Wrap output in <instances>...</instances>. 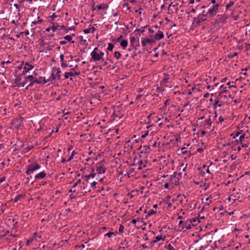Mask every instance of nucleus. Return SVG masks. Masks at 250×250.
Segmentation results:
<instances>
[{
	"label": "nucleus",
	"instance_id": "obj_62",
	"mask_svg": "<svg viewBox=\"0 0 250 250\" xmlns=\"http://www.w3.org/2000/svg\"><path fill=\"white\" fill-rule=\"evenodd\" d=\"M168 186H169V185H168V184L167 183H165V185H164V188H168Z\"/></svg>",
	"mask_w": 250,
	"mask_h": 250
},
{
	"label": "nucleus",
	"instance_id": "obj_48",
	"mask_svg": "<svg viewBox=\"0 0 250 250\" xmlns=\"http://www.w3.org/2000/svg\"><path fill=\"white\" fill-rule=\"evenodd\" d=\"M156 242H157L155 240H154L153 241H151L150 242V246L149 247V248H151L153 246L154 244L156 243Z\"/></svg>",
	"mask_w": 250,
	"mask_h": 250
},
{
	"label": "nucleus",
	"instance_id": "obj_5",
	"mask_svg": "<svg viewBox=\"0 0 250 250\" xmlns=\"http://www.w3.org/2000/svg\"><path fill=\"white\" fill-rule=\"evenodd\" d=\"M23 120V118L21 117L19 118L14 119L12 121V124L14 127L16 128H19L21 126V122Z\"/></svg>",
	"mask_w": 250,
	"mask_h": 250
},
{
	"label": "nucleus",
	"instance_id": "obj_46",
	"mask_svg": "<svg viewBox=\"0 0 250 250\" xmlns=\"http://www.w3.org/2000/svg\"><path fill=\"white\" fill-rule=\"evenodd\" d=\"M245 134H244L243 135H242L240 137H239V141L240 142H242L243 141V140L245 138Z\"/></svg>",
	"mask_w": 250,
	"mask_h": 250
},
{
	"label": "nucleus",
	"instance_id": "obj_47",
	"mask_svg": "<svg viewBox=\"0 0 250 250\" xmlns=\"http://www.w3.org/2000/svg\"><path fill=\"white\" fill-rule=\"evenodd\" d=\"M49 17H51L52 20H54L55 18H57V16L54 13L51 16H49Z\"/></svg>",
	"mask_w": 250,
	"mask_h": 250
},
{
	"label": "nucleus",
	"instance_id": "obj_10",
	"mask_svg": "<svg viewBox=\"0 0 250 250\" xmlns=\"http://www.w3.org/2000/svg\"><path fill=\"white\" fill-rule=\"evenodd\" d=\"M130 44L131 45L134 47L136 48V47L139 45V41L136 40L135 37H132L130 38Z\"/></svg>",
	"mask_w": 250,
	"mask_h": 250
},
{
	"label": "nucleus",
	"instance_id": "obj_38",
	"mask_svg": "<svg viewBox=\"0 0 250 250\" xmlns=\"http://www.w3.org/2000/svg\"><path fill=\"white\" fill-rule=\"evenodd\" d=\"M34 239V236L32 237H30L28 240H27L26 241V244L28 245L30 243H31V242H32L33 241Z\"/></svg>",
	"mask_w": 250,
	"mask_h": 250
},
{
	"label": "nucleus",
	"instance_id": "obj_16",
	"mask_svg": "<svg viewBox=\"0 0 250 250\" xmlns=\"http://www.w3.org/2000/svg\"><path fill=\"white\" fill-rule=\"evenodd\" d=\"M128 44V42L127 40H123L120 43L121 46L124 48L125 49Z\"/></svg>",
	"mask_w": 250,
	"mask_h": 250
},
{
	"label": "nucleus",
	"instance_id": "obj_2",
	"mask_svg": "<svg viewBox=\"0 0 250 250\" xmlns=\"http://www.w3.org/2000/svg\"><path fill=\"white\" fill-rule=\"evenodd\" d=\"M40 168V166L37 163H32L29 166H27V169L26 171L27 175H30L33 173L35 170L38 169Z\"/></svg>",
	"mask_w": 250,
	"mask_h": 250
},
{
	"label": "nucleus",
	"instance_id": "obj_20",
	"mask_svg": "<svg viewBox=\"0 0 250 250\" xmlns=\"http://www.w3.org/2000/svg\"><path fill=\"white\" fill-rule=\"evenodd\" d=\"M97 8L99 10H101L102 9H106L108 8V5L105 4H102L97 6Z\"/></svg>",
	"mask_w": 250,
	"mask_h": 250
},
{
	"label": "nucleus",
	"instance_id": "obj_60",
	"mask_svg": "<svg viewBox=\"0 0 250 250\" xmlns=\"http://www.w3.org/2000/svg\"><path fill=\"white\" fill-rule=\"evenodd\" d=\"M144 239L145 240H146H146H148V238L147 236V235H146V234H145V235H144Z\"/></svg>",
	"mask_w": 250,
	"mask_h": 250
},
{
	"label": "nucleus",
	"instance_id": "obj_14",
	"mask_svg": "<svg viewBox=\"0 0 250 250\" xmlns=\"http://www.w3.org/2000/svg\"><path fill=\"white\" fill-rule=\"evenodd\" d=\"M46 176V173L44 172H41L35 176L36 179H42Z\"/></svg>",
	"mask_w": 250,
	"mask_h": 250
},
{
	"label": "nucleus",
	"instance_id": "obj_55",
	"mask_svg": "<svg viewBox=\"0 0 250 250\" xmlns=\"http://www.w3.org/2000/svg\"><path fill=\"white\" fill-rule=\"evenodd\" d=\"M144 147L146 148V151H145V153H148L149 152L148 151H147V149H150V147H149V146H145Z\"/></svg>",
	"mask_w": 250,
	"mask_h": 250
},
{
	"label": "nucleus",
	"instance_id": "obj_61",
	"mask_svg": "<svg viewBox=\"0 0 250 250\" xmlns=\"http://www.w3.org/2000/svg\"><path fill=\"white\" fill-rule=\"evenodd\" d=\"M38 236V237L41 238L42 237V235H39V234H37L36 232L34 233V236Z\"/></svg>",
	"mask_w": 250,
	"mask_h": 250
},
{
	"label": "nucleus",
	"instance_id": "obj_51",
	"mask_svg": "<svg viewBox=\"0 0 250 250\" xmlns=\"http://www.w3.org/2000/svg\"><path fill=\"white\" fill-rule=\"evenodd\" d=\"M157 123H159V125L160 126H161V125H162V124H163V123L161 122V119H159L157 120Z\"/></svg>",
	"mask_w": 250,
	"mask_h": 250
},
{
	"label": "nucleus",
	"instance_id": "obj_35",
	"mask_svg": "<svg viewBox=\"0 0 250 250\" xmlns=\"http://www.w3.org/2000/svg\"><path fill=\"white\" fill-rule=\"evenodd\" d=\"M184 226L188 229H190L191 228V224L188 223L187 225H186V222L184 223Z\"/></svg>",
	"mask_w": 250,
	"mask_h": 250
},
{
	"label": "nucleus",
	"instance_id": "obj_8",
	"mask_svg": "<svg viewBox=\"0 0 250 250\" xmlns=\"http://www.w3.org/2000/svg\"><path fill=\"white\" fill-rule=\"evenodd\" d=\"M91 56L92 57L91 60H93L94 61H98L102 59L99 56V53H98L96 51H92L91 53ZM92 60H91V61Z\"/></svg>",
	"mask_w": 250,
	"mask_h": 250
},
{
	"label": "nucleus",
	"instance_id": "obj_53",
	"mask_svg": "<svg viewBox=\"0 0 250 250\" xmlns=\"http://www.w3.org/2000/svg\"><path fill=\"white\" fill-rule=\"evenodd\" d=\"M62 66L63 67L68 66V65L65 63L63 62H62Z\"/></svg>",
	"mask_w": 250,
	"mask_h": 250
},
{
	"label": "nucleus",
	"instance_id": "obj_26",
	"mask_svg": "<svg viewBox=\"0 0 250 250\" xmlns=\"http://www.w3.org/2000/svg\"><path fill=\"white\" fill-rule=\"evenodd\" d=\"M121 54L119 52L116 51L114 52V57L117 59H118L121 57Z\"/></svg>",
	"mask_w": 250,
	"mask_h": 250
},
{
	"label": "nucleus",
	"instance_id": "obj_45",
	"mask_svg": "<svg viewBox=\"0 0 250 250\" xmlns=\"http://www.w3.org/2000/svg\"><path fill=\"white\" fill-rule=\"evenodd\" d=\"M181 150L183 154H186L187 152V150L185 147H182Z\"/></svg>",
	"mask_w": 250,
	"mask_h": 250
},
{
	"label": "nucleus",
	"instance_id": "obj_44",
	"mask_svg": "<svg viewBox=\"0 0 250 250\" xmlns=\"http://www.w3.org/2000/svg\"><path fill=\"white\" fill-rule=\"evenodd\" d=\"M148 130H147L146 131V133L144 134V135H142L141 136V137L142 138H145L146 137V136L148 135Z\"/></svg>",
	"mask_w": 250,
	"mask_h": 250
},
{
	"label": "nucleus",
	"instance_id": "obj_31",
	"mask_svg": "<svg viewBox=\"0 0 250 250\" xmlns=\"http://www.w3.org/2000/svg\"><path fill=\"white\" fill-rule=\"evenodd\" d=\"M164 75H165L166 77H165V78H164L163 79V82H164V83H167V82H168V74H166V73H164Z\"/></svg>",
	"mask_w": 250,
	"mask_h": 250
},
{
	"label": "nucleus",
	"instance_id": "obj_29",
	"mask_svg": "<svg viewBox=\"0 0 250 250\" xmlns=\"http://www.w3.org/2000/svg\"><path fill=\"white\" fill-rule=\"evenodd\" d=\"M156 213V211L154 210L153 209H151L149 211H148L147 215L151 216L152 214H155Z\"/></svg>",
	"mask_w": 250,
	"mask_h": 250
},
{
	"label": "nucleus",
	"instance_id": "obj_12",
	"mask_svg": "<svg viewBox=\"0 0 250 250\" xmlns=\"http://www.w3.org/2000/svg\"><path fill=\"white\" fill-rule=\"evenodd\" d=\"M164 37L163 32L162 31H161L159 30L157 32V33L155 34L154 35V38L156 40H159L162 38H163Z\"/></svg>",
	"mask_w": 250,
	"mask_h": 250
},
{
	"label": "nucleus",
	"instance_id": "obj_28",
	"mask_svg": "<svg viewBox=\"0 0 250 250\" xmlns=\"http://www.w3.org/2000/svg\"><path fill=\"white\" fill-rule=\"evenodd\" d=\"M218 7H219V4H216V5H213L212 8V9L214 11V12L215 13H216L217 11L218 10Z\"/></svg>",
	"mask_w": 250,
	"mask_h": 250
},
{
	"label": "nucleus",
	"instance_id": "obj_30",
	"mask_svg": "<svg viewBox=\"0 0 250 250\" xmlns=\"http://www.w3.org/2000/svg\"><path fill=\"white\" fill-rule=\"evenodd\" d=\"M124 226L123 225H120L119 229V232L121 233H123L124 231Z\"/></svg>",
	"mask_w": 250,
	"mask_h": 250
},
{
	"label": "nucleus",
	"instance_id": "obj_23",
	"mask_svg": "<svg viewBox=\"0 0 250 250\" xmlns=\"http://www.w3.org/2000/svg\"><path fill=\"white\" fill-rule=\"evenodd\" d=\"M176 174H177L176 172H175L174 173V176L173 177V180H174V179H176V180H175V185H177V184H178V182H179V178L176 177Z\"/></svg>",
	"mask_w": 250,
	"mask_h": 250
},
{
	"label": "nucleus",
	"instance_id": "obj_49",
	"mask_svg": "<svg viewBox=\"0 0 250 250\" xmlns=\"http://www.w3.org/2000/svg\"><path fill=\"white\" fill-rule=\"evenodd\" d=\"M97 184V182H93V183H92L91 184V187L92 188H94V187H95V186L96 185V184Z\"/></svg>",
	"mask_w": 250,
	"mask_h": 250
},
{
	"label": "nucleus",
	"instance_id": "obj_41",
	"mask_svg": "<svg viewBox=\"0 0 250 250\" xmlns=\"http://www.w3.org/2000/svg\"><path fill=\"white\" fill-rule=\"evenodd\" d=\"M237 55V53H234L233 55L232 54H229L228 55L229 58H233L234 56H236Z\"/></svg>",
	"mask_w": 250,
	"mask_h": 250
},
{
	"label": "nucleus",
	"instance_id": "obj_9",
	"mask_svg": "<svg viewBox=\"0 0 250 250\" xmlns=\"http://www.w3.org/2000/svg\"><path fill=\"white\" fill-rule=\"evenodd\" d=\"M47 83V81L46 80V79L44 77V78H40L39 79H36L33 80V82H31L30 83H29V84H28V86L32 85L34 83Z\"/></svg>",
	"mask_w": 250,
	"mask_h": 250
},
{
	"label": "nucleus",
	"instance_id": "obj_40",
	"mask_svg": "<svg viewBox=\"0 0 250 250\" xmlns=\"http://www.w3.org/2000/svg\"><path fill=\"white\" fill-rule=\"evenodd\" d=\"M114 234V233L113 232H109L106 233V234H105V236H107L108 237H111L112 236V235H113Z\"/></svg>",
	"mask_w": 250,
	"mask_h": 250
},
{
	"label": "nucleus",
	"instance_id": "obj_19",
	"mask_svg": "<svg viewBox=\"0 0 250 250\" xmlns=\"http://www.w3.org/2000/svg\"><path fill=\"white\" fill-rule=\"evenodd\" d=\"M24 194H19V195L17 196L14 199V202H17V201L20 200L21 199H22L24 196Z\"/></svg>",
	"mask_w": 250,
	"mask_h": 250
},
{
	"label": "nucleus",
	"instance_id": "obj_22",
	"mask_svg": "<svg viewBox=\"0 0 250 250\" xmlns=\"http://www.w3.org/2000/svg\"><path fill=\"white\" fill-rule=\"evenodd\" d=\"M206 14H207V15H208V14H209L210 16H213V15H215L216 14V13L214 12L212 8L209 9Z\"/></svg>",
	"mask_w": 250,
	"mask_h": 250
},
{
	"label": "nucleus",
	"instance_id": "obj_50",
	"mask_svg": "<svg viewBox=\"0 0 250 250\" xmlns=\"http://www.w3.org/2000/svg\"><path fill=\"white\" fill-rule=\"evenodd\" d=\"M198 218L197 219H198V222H200V220H199V219H204L205 218V217L204 216H200V214H198Z\"/></svg>",
	"mask_w": 250,
	"mask_h": 250
},
{
	"label": "nucleus",
	"instance_id": "obj_18",
	"mask_svg": "<svg viewBox=\"0 0 250 250\" xmlns=\"http://www.w3.org/2000/svg\"><path fill=\"white\" fill-rule=\"evenodd\" d=\"M25 83H28V81H29L30 82V83L31 82H33L34 80V77L32 75H28L27 77H26L25 78Z\"/></svg>",
	"mask_w": 250,
	"mask_h": 250
},
{
	"label": "nucleus",
	"instance_id": "obj_1",
	"mask_svg": "<svg viewBox=\"0 0 250 250\" xmlns=\"http://www.w3.org/2000/svg\"><path fill=\"white\" fill-rule=\"evenodd\" d=\"M206 17L207 14H205V11H204L201 15H199L197 18L194 19L193 23L195 25L199 26L201 22L206 21Z\"/></svg>",
	"mask_w": 250,
	"mask_h": 250
},
{
	"label": "nucleus",
	"instance_id": "obj_54",
	"mask_svg": "<svg viewBox=\"0 0 250 250\" xmlns=\"http://www.w3.org/2000/svg\"><path fill=\"white\" fill-rule=\"evenodd\" d=\"M60 59L61 60L62 62H63L64 61V55L62 54H61L60 56Z\"/></svg>",
	"mask_w": 250,
	"mask_h": 250
},
{
	"label": "nucleus",
	"instance_id": "obj_11",
	"mask_svg": "<svg viewBox=\"0 0 250 250\" xmlns=\"http://www.w3.org/2000/svg\"><path fill=\"white\" fill-rule=\"evenodd\" d=\"M81 74L80 71H75L74 72H66L64 74V78L65 79H68L69 76H78Z\"/></svg>",
	"mask_w": 250,
	"mask_h": 250
},
{
	"label": "nucleus",
	"instance_id": "obj_56",
	"mask_svg": "<svg viewBox=\"0 0 250 250\" xmlns=\"http://www.w3.org/2000/svg\"><path fill=\"white\" fill-rule=\"evenodd\" d=\"M203 148L202 147L198 148L197 149V151L199 152H202L203 151Z\"/></svg>",
	"mask_w": 250,
	"mask_h": 250
},
{
	"label": "nucleus",
	"instance_id": "obj_7",
	"mask_svg": "<svg viewBox=\"0 0 250 250\" xmlns=\"http://www.w3.org/2000/svg\"><path fill=\"white\" fill-rule=\"evenodd\" d=\"M46 44V42L44 41V39H42V38H41L40 42L38 45V47L40 49H42L40 52H46L45 51V45Z\"/></svg>",
	"mask_w": 250,
	"mask_h": 250
},
{
	"label": "nucleus",
	"instance_id": "obj_13",
	"mask_svg": "<svg viewBox=\"0 0 250 250\" xmlns=\"http://www.w3.org/2000/svg\"><path fill=\"white\" fill-rule=\"evenodd\" d=\"M95 175H96V173H91V174H90L89 175H88L82 176V178H84L85 179L86 182L87 183H88V182H89L88 180H89V178H94Z\"/></svg>",
	"mask_w": 250,
	"mask_h": 250
},
{
	"label": "nucleus",
	"instance_id": "obj_4",
	"mask_svg": "<svg viewBox=\"0 0 250 250\" xmlns=\"http://www.w3.org/2000/svg\"><path fill=\"white\" fill-rule=\"evenodd\" d=\"M104 160H103L102 161H101L99 162L97 165V171H98V173L102 174V173H104L105 172V171L106 170V168L105 167H104L102 166L104 162Z\"/></svg>",
	"mask_w": 250,
	"mask_h": 250
},
{
	"label": "nucleus",
	"instance_id": "obj_52",
	"mask_svg": "<svg viewBox=\"0 0 250 250\" xmlns=\"http://www.w3.org/2000/svg\"><path fill=\"white\" fill-rule=\"evenodd\" d=\"M5 177H2L1 178H0V184L1 183H2V182H3L4 181H5Z\"/></svg>",
	"mask_w": 250,
	"mask_h": 250
},
{
	"label": "nucleus",
	"instance_id": "obj_64",
	"mask_svg": "<svg viewBox=\"0 0 250 250\" xmlns=\"http://www.w3.org/2000/svg\"><path fill=\"white\" fill-rule=\"evenodd\" d=\"M219 120L220 122H222L224 120V118L222 116H220L219 118Z\"/></svg>",
	"mask_w": 250,
	"mask_h": 250
},
{
	"label": "nucleus",
	"instance_id": "obj_15",
	"mask_svg": "<svg viewBox=\"0 0 250 250\" xmlns=\"http://www.w3.org/2000/svg\"><path fill=\"white\" fill-rule=\"evenodd\" d=\"M54 72H55L56 77L57 78V79L58 80H60L61 79V75L60 74L61 71L60 69L55 68L54 69Z\"/></svg>",
	"mask_w": 250,
	"mask_h": 250
},
{
	"label": "nucleus",
	"instance_id": "obj_6",
	"mask_svg": "<svg viewBox=\"0 0 250 250\" xmlns=\"http://www.w3.org/2000/svg\"><path fill=\"white\" fill-rule=\"evenodd\" d=\"M155 41L153 39L146 38L142 41V44L143 47L146 46L148 44H152L155 43Z\"/></svg>",
	"mask_w": 250,
	"mask_h": 250
},
{
	"label": "nucleus",
	"instance_id": "obj_3",
	"mask_svg": "<svg viewBox=\"0 0 250 250\" xmlns=\"http://www.w3.org/2000/svg\"><path fill=\"white\" fill-rule=\"evenodd\" d=\"M33 68V66L28 63L27 62H26L25 64H21L20 67V68H23V71L22 72V75H24L25 73L31 70Z\"/></svg>",
	"mask_w": 250,
	"mask_h": 250
},
{
	"label": "nucleus",
	"instance_id": "obj_58",
	"mask_svg": "<svg viewBox=\"0 0 250 250\" xmlns=\"http://www.w3.org/2000/svg\"><path fill=\"white\" fill-rule=\"evenodd\" d=\"M230 82H228V83H227V85H229V88L232 87H236V86H234V85H230Z\"/></svg>",
	"mask_w": 250,
	"mask_h": 250
},
{
	"label": "nucleus",
	"instance_id": "obj_42",
	"mask_svg": "<svg viewBox=\"0 0 250 250\" xmlns=\"http://www.w3.org/2000/svg\"><path fill=\"white\" fill-rule=\"evenodd\" d=\"M91 29L90 28H87L83 30V32L85 34H88L90 32Z\"/></svg>",
	"mask_w": 250,
	"mask_h": 250
},
{
	"label": "nucleus",
	"instance_id": "obj_34",
	"mask_svg": "<svg viewBox=\"0 0 250 250\" xmlns=\"http://www.w3.org/2000/svg\"><path fill=\"white\" fill-rule=\"evenodd\" d=\"M206 124L208 125V126H210L211 125V124H212V122L211 121V119L210 118L208 119H207L206 120Z\"/></svg>",
	"mask_w": 250,
	"mask_h": 250
},
{
	"label": "nucleus",
	"instance_id": "obj_27",
	"mask_svg": "<svg viewBox=\"0 0 250 250\" xmlns=\"http://www.w3.org/2000/svg\"><path fill=\"white\" fill-rule=\"evenodd\" d=\"M219 100H216L215 103L213 104V106H214V108H216V105H218V106L219 107H221V104H219Z\"/></svg>",
	"mask_w": 250,
	"mask_h": 250
},
{
	"label": "nucleus",
	"instance_id": "obj_63",
	"mask_svg": "<svg viewBox=\"0 0 250 250\" xmlns=\"http://www.w3.org/2000/svg\"><path fill=\"white\" fill-rule=\"evenodd\" d=\"M51 28H52L53 31H54L57 28V27L54 26V25L51 27Z\"/></svg>",
	"mask_w": 250,
	"mask_h": 250
},
{
	"label": "nucleus",
	"instance_id": "obj_57",
	"mask_svg": "<svg viewBox=\"0 0 250 250\" xmlns=\"http://www.w3.org/2000/svg\"><path fill=\"white\" fill-rule=\"evenodd\" d=\"M99 55L100 56L101 58L102 59V57L104 55V53L103 52H100V53H99Z\"/></svg>",
	"mask_w": 250,
	"mask_h": 250
},
{
	"label": "nucleus",
	"instance_id": "obj_39",
	"mask_svg": "<svg viewBox=\"0 0 250 250\" xmlns=\"http://www.w3.org/2000/svg\"><path fill=\"white\" fill-rule=\"evenodd\" d=\"M21 79L19 77H17L16 79H15V82H14V83H15V84H18V83H20V81H21Z\"/></svg>",
	"mask_w": 250,
	"mask_h": 250
},
{
	"label": "nucleus",
	"instance_id": "obj_33",
	"mask_svg": "<svg viewBox=\"0 0 250 250\" xmlns=\"http://www.w3.org/2000/svg\"><path fill=\"white\" fill-rule=\"evenodd\" d=\"M233 4H234V2L233 1H230L229 3L228 4H227L226 5V9H229V7H230Z\"/></svg>",
	"mask_w": 250,
	"mask_h": 250
},
{
	"label": "nucleus",
	"instance_id": "obj_36",
	"mask_svg": "<svg viewBox=\"0 0 250 250\" xmlns=\"http://www.w3.org/2000/svg\"><path fill=\"white\" fill-rule=\"evenodd\" d=\"M64 39H65L66 40H67L68 41L70 42L72 40V37L70 35H67V36H65L64 37Z\"/></svg>",
	"mask_w": 250,
	"mask_h": 250
},
{
	"label": "nucleus",
	"instance_id": "obj_43",
	"mask_svg": "<svg viewBox=\"0 0 250 250\" xmlns=\"http://www.w3.org/2000/svg\"><path fill=\"white\" fill-rule=\"evenodd\" d=\"M168 250H175L173 247L169 244L167 247Z\"/></svg>",
	"mask_w": 250,
	"mask_h": 250
},
{
	"label": "nucleus",
	"instance_id": "obj_25",
	"mask_svg": "<svg viewBox=\"0 0 250 250\" xmlns=\"http://www.w3.org/2000/svg\"><path fill=\"white\" fill-rule=\"evenodd\" d=\"M114 48V44L111 43H108L107 50L109 51H112Z\"/></svg>",
	"mask_w": 250,
	"mask_h": 250
},
{
	"label": "nucleus",
	"instance_id": "obj_32",
	"mask_svg": "<svg viewBox=\"0 0 250 250\" xmlns=\"http://www.w3.org/2000/svg\"><path fill=\"white\" fill-rule=\"evenodd\" d=\"M187 165L188 164L185 165L184 163H182L180 165V167L183 169V171H185Z\"/></svg>",
	"mask_w": 250,
	"mask_h": 250
},
{
	"label": "nucleus",
	"instance_id": "obj_24",
	"mask_svg": "<svg viewBox=\"0 0 250 250\" xmlns=\"http://www.w3.org/2000/svg\"><path fill=\"white\" fill-rule=\"evenodd\" d=\"M196 220H197V219L195 218H193L192 219H188L186 221V225H187L188 223L191 224L192 223L196 222Z\"/></svg>",
	"mask_w": 250,
	"mask_h": 250
},
{
	"label": "nucleus",
	"instance_id": "obj_17",
	"mask_svg": "<svg viewBox=\"0 0 250 250\" xmlns=\"http://www.w3.org/2000/svg\"><path fill=\"white\" fill-rule=\"evenodd\" d=\"M56 79V75L55 72H54V69L52 70V73L51 74V77L48 79V82L55 80Z\"/></svg>",
	"mask_w": 250,
	"mask_h": 250
},
{
	"label": "nucleus",
	"instance_id": "obj_37",
	"mask_svg": "<svg viewBox=\"0 0 250 250\" xmlns=\"http://www.w3.org/2000/svg\"><path fill=\"white\" fill-rule=\"evenodd\" d=\"M164 240V239H163V237L161 235V236H157L155 237V240L157 242L158 241L161 240Z\"/></svg>",
	"mask_w": 250,
	"mask_h": 250
},
{
	"label": "nucleus",
	"instance_id": "obj_59",
	"mask_svg": "<svg viewBox=\"0 0 250 250\" xmlns=\"http://www.w3.org/2000/svg\"><path fill=\"white\" fill-rule=\"evenodd\" d=\"M122 38H123V36L122 35H120V36L117 39V42H120V40H121V39Z\"/></svg>",
	"mask_w": 250,
	"mask_h": 250
},
{
	"label": "nucleus",
	"instance_id": "obj_21",
	"mask_svg": "<svg viewBox=\"0 0 250 250\" xmlns=\"http://www.w3.org/2000/svg\"><path fill=\"white\" fill-rule=\"evenodd\" d=\"M27 83H25V80L23 82H20L15 85V86L24 87Z\"/></svg>",
	"mask_w": 250,
	"mask_h": 250
}]
</instances>
